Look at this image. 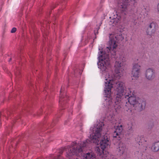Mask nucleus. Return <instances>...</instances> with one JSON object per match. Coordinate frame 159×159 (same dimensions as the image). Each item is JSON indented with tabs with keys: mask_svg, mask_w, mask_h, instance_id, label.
I'll use <instances>...</instances> for the list:
<instances>
[{
	"mask_svg": "<svg viewBox=\"0 0 159 159\" xmlns=\"http://www.w3.org/2000/svg\"><path fill=\"white\" fill-rule=\"evenodd\" d=\"M140 66L138 63L134 64L133 66L132 71V77L134 79L138 78L140 73Z\"/></svg>",
	"mask_w": 159,
	"mask_h": 159,
	"instance_id": "4",
	"label": "nucleus"
},
{
	"mask_svg": "<svg viewBox=\"0 0 159 159\" xmlns=\"http://www.w3.org/2000/svg\"><path fill=\"white\" fill-rule=\"evenodd\" d=\"M109 46L107 47L105 52L100 51L99 52L98 67L102 70H105L107 67L110 64L109 55L110 54L114 55L116 53V48L117 45V38L115 35H110L109 37Z\"/></svg>",
	"mask_w": 159,
	"mask_h": 159,
	"instance_id": "3",
	"label": "nucleus"
},
{
	"mask_svg": "<svg viewBox=\"0 0 159 159\" xmlns=\"http://www.w3.org/2000/svg\"><path fill=\"white\" fill-rule=\"evenodd\" d=\"M138 138L139 139V140H138L137 142H139V144H142L143 145L147 144V139L146 138L144 137L143 135L139 136Z\"/></svg>",
	"mask_w": 159,
	"mask_h": 159,
	"instance_id": "12",
	"label": "nucleus"
},
{
	"mask_svg": "<svg viewBox=\"0 0 159 159\" xmlns=\"http://www.w3.org/2000/svg\"><path fill=\"white\" fill-rule=\"evenodd\" d=\"M139 145L140 146V147H139V151H136V152H135L134 154L136 156H137L138 157L139 156L137 155H139V152H140V153L139 154V155L141 156L142 153L145 152L146 151L147 149L148 146L147 144L143 145L142 144H139Z\"/></svg>",
	"mask_w": 159,
	"mask_h": 159,
	"instance_id": "8",
	"label": "nucleus"
},
{
	"mask_svg": "<svg viewBox=\"0 0 159 159\" xmlns=\"http://www.w3.org/2000/svg\"><path fill=\"white\" fill-rule=\"evenodd\" d=\"M117 151L120 154L123 155L127 152V149L124 144L121 143L119 144Z\"/></svg>",
	"mask_w": 159,
	"mask_h": 159,
	"instance_id": "10",
	"label": "nucleus"
},
{
	"mask_svg": "<svg viewBox=\"0 0 159 159\" xmlns=\"http://www.w3.org/2000/svg\"><path fill=\"white\" fill-rule=\"evenodd\" d=\"M11 60V58H10V60H9V61H10Z\"/></svg>",
	"mask_w": 159,
	"mask_h": 159,
	"instance_id": "20",
	"label": "nucleus"
},
{
	"mask_svg": "<svg viewBox=\"0 0 159 159\" xmlns=\"http://www.w3.org/2000/svg\"><path fill=\"white\" fill-rule=\"evenodd\" d=\"M119 59L120 61L117 60L115 62L114 76H110L106 72L103 73L105 80L104 95L108 99H105L108 102V110L112 112L113 115L116 114L121 111L125 104L123 108L128 113L132 112V106L135 107L136 110L141 111L145 108V101L135 97L130 89H126L125 90L124 84L116 81L122 75V63L126 61L123 55L120 56Z\"/></svg>",
	"mask_w": 159,
	"mask_h": 159,
	"instance_id": "1",
	"label": "nucleus"
},
{
	"mask_svg": "<svg viewBox=\"0 0 159 159\" xmlns=\"http://www.w3.org/2000/svg\"><path fill=\"white\" fill-rule=\"evenodd\" d=\"M122 130V125L117 126L113 133V137L117 138V136L119 137L120 135V134Z\"/></svg>",
	"mask_w": 159,
	"mask_h": 159,
	"instance_id": "9",
	"label": "nucleus"
},
{
	"mask_svg": "<svg viewBox=\"0 0 159 159\" xmlns=\"http://www.w3.org/2000/svg\"><path fill=\"white\" fill-rule=\"evenodd\" d=\"M98 31H97V33L98 34Z\"/></svg>",
	"mask_w": 159,
	"mask_h": 159,
	"instance_id": "21",
	"label": "nucleus"
},
{
	"mask_svg": "<svg viewBox=\"0 0 159 159\" xmlns=\"http://www.w3.org/2000/svg\"><path fill=\"white\" fill-rule=\"evenodd\" d=\"M151 150L154 152H157L159 151V142H155L153 144Z\"/></svg>",
	"mask_w": 159,
	"mask_h": 159,
	"instance_id": "11",
	"label": "nucleus"
},
{
	"mask_svg": "<svg viewBox=\"0 0 159 159\" xmlns=\"http://www.w3.org/2000/svg\"><path fill=\"white\" fill-rule=\"evenodd\" d=\"M64 91V88L63 87H61L60 91V94L59 98V104L61 106H62L64 104V101L68 98V96L66 95L65 97L63 95V93Z\"/></svg>",
	"mask_w": 159,
	"mask_h": 159,
	"instance_id": "7",
	"label": "nucleus"
},
{
	"mask_svg": "<svg viewBox=\"0 0 159 159\" xmlns=\"http://www.w3.org/2000/svg\"><path fill=\"white\" fill-rule=\"evenodd\" d=\"M103 126L104 124L100 123L97 124L96 127L91 128L92 133L90 134V140L87 139L85 141L79 142L77 143L75 142H73L68 154L69 158H70L72 156L75 155L76 157L74 159H97L94 153L92 152L87 153L81 157L80 156L82 152L89 148L91 143L93 142L98 145L96 148L98 155L102 159H106L108 153L105 149L109 144V139L107 134H101Z\"/></svg>",
	"mask_w": 159,
	"mask_h": 159,
	"instance_id": "2",
	"label": "nucleus"
},
{
	"mask_svg": "<svg viewBox=\"0 0 159 159\" xmlns=\"http://www.w3.org/2000/svg\"><path fill=\"white\" fill-rule=\"evenodd\" d=\"M143 11L145 12V15H144L146 16H147L150 10L149 8H145L144 10H143Z\"/></svg>",
	"mask_w": 159,
	"mask_h": 159,
	"instance_id": "16",
	"label": "nucleus"
},
{
	"mask_svg": "<svg viewBox=\"0 0 159 159\" xmlns=\"http://www.w3.org/2000/svg\"><path fill=\"white\" fill-rule=\"evenodd\" d=\"M128 125H129V126L128 128V133H127V134L132 135L133 133L132 124L131 123H130L129 124H128Z\"/></svg>",
	"mask_w": 159,
	"mask_h": 159,
	"instance_id": "14",
	"label": "nucleus"
},
{
	"mask_svg": "<svg viewBox=\"0 0 159 159\" xmlns=\"http://www.w3.org/2000/svg\"><path fill=\"white\" fill-rule=\"evenodd\" d=\"M157 10L159 13V3H158L157 5Z\"/></svg>",
	"mask_w": 159,
	"mask_h": 159,
	"instance_id": "18",
	"label": "nucleus"
},
{
	"mask_svg": "<svg viewBox=\"0 0 159 159\" xmlns=\"http://www.w3.org/2000/svg\"><path fill=\"white\" fill-rule=\"evenodd\" d=\"M155 27L156 23H155L154 22L151 23L146 31L147 34L150 36L153 35L156 30Z\"/></svg>",
	"mask_w": 159,
	"mask_h": 159,
	"instance_id": "5",
	"label": "nucleus"
},
{
	"mask_svg": "<svg viewBox=\"0 0 159 159\" xmlns=\"http://www.w3.org/2000/svg\"><path fill=\"white\" fill-rule=\"evenodd\" d=\"M118 19H115V20H111L110 21V22L112 23V25L114 26V25H116L118 23Z\"/></svg>",
	"mask_w": 159,
	"mask_h": 159,
	"instance_id": "15",
	"label": "nucleus"
},
{
	"mask_svg": "<svg viewBox=\"0 0 159 159\" xmlns=\"http://www.w3.org/2000/svg\"><path fill=\"white\" fill-rule=\"evenodd\" d=\"M63 152V150L62 149H60L59 150L58 152L59 153V155H58L57 157H52V159H64L60 155V154H62Z\"/></svg>",
	"mask_w": 159,
	"mask_h": 159,
	"instance_id": "13",
	"label": "nucleus"
},
{
	"mask_svg": "<svg viewBox=\"0 0 159 159\" xmlns=\"http://www.w3.org/2000/svg\"><path fill=\"white\" fill-rule=\"evenodd\" d=\"M152 159L151 158H148V159Z\"/></svg>",
	"mask_w": 159,
	"mask_h": 159,
	"instance_id": "22",
	"label": "nucleus"
},
{
	"mask_svg": "<svg viewBox=\"0 0 159 159\" xmlns=\"http://www.w3.org/2000/svg\"><path fill=\"white\" fill-rule=\"evenodd\" d=\"M145 76L149 80L153 79L155 77V73L153 70L152 69H148L146 72Z\"/></svg>",
	"mask_w": 159,
	"mask_h": 159,
	"instance_id": "6",
	"label": "nucleus"
},
{
	"mask_svg": "<svg viewBox=\"0 0 159 159\" xmlns=\"http://www.w3.org/2000/svg\"><path fill=\"white\" fill-rule=\"evenodd\" d=\"M108 159H109L108 158ZM110 159H111V158H110Z\"/></svg>",
	"mask_w": 159,
	"mask_h": 159,
	"instance_id": "23",
	"label": "nucleus"
},
{
	"mask_svg": "<svg viewBox=\"0 0 159 159\" xmlns=\"http://www.w3.org/2000/svg\"><path fill=\"white\" fill-rule=\"evenodd\" d=\"M66 121H65V125H66Z\"/></svg>",
	"mask_w": 159,
	"mask_h": 159,
	"instance_id": "19",
	"label": "nucleus"
},
{
	"mask_svg": "<svg viewBox=\"0 0 159 159\" xmlns=\"http://www.w3.org/2000/svg\"><path fill=\"white\" fill-rule=\"evenodd\" d=\"M16 30V28L14 27L11 30V33H15Z\"/></svg>",
	"mask_w": 159,
	"mask_h": 159,
	"instance_id": "17",
	"label": "nucleus"
}]
</instances>
